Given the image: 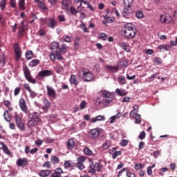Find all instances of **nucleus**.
Masks as SVG:
<instances>
[{
  "mask_svg": "<svg viewBox=\"0 0 177 177\" xmlns=\"http://www.w3.org/2000/svg\"><path fill=\"white\" fill-rule=\"evenodd\" d=\"M100 95L102 97L105 98H97L95 101L96 106H108L109 103L113 102V99H114V94L106 90L100 91Z\"/></svg>",
  "mask_w": 177,
  "mask_h": 177,
  "instance_id": "obj_1",
  "label": "nucleus"
},
{
  "mask_svg": "<svg viewBox=\"0 0 177 177\" xmlns=\"http://www.w3.org/2000/svg\"><path fill=\"white\" fill-rule=\"evenodd\" d=\"M123 27L124 29L122 30V32L124 35V38L127 39H132V38H135L137 32L135 25L131 23H127L124 24Z\"/></svg>",
  "mask_w": 177,
  "mask_h": 177,
  "instance_id": "obj_2",
  "label": "nucleus"
},
{
  "mask_svg": "<svg viewBox=\"0 0 177 177\" xmlns=\"http://www.w3.org/2000/svg\"><path fill=\"white\" fill-rule=\"evenodd\" d=\"M79 74L84 82H91L93 80V73L89 69L82 68Z\"/></svg>",
  "mask_w": 177,
  "mask_h": 177,
  "instance_id": "obj_3",
  "label": "nucleus"
},
{
  "mask_svg": "<svg viewBox=\"0 0 177 177\" xmlns=\"http://www.w3.org/2000/svg\"><path fill=\"white\" fill-rule=\"evenodd\" d=\"M89 168L90 169L88 170L89 174H95L96 171L98 172H100L102 170V168H103V166L100 165V162H93V161H90L89 163Z\"/></svg>",
  "mask_w": 177,
  "mask_h": 177,
  "instance_id": "obj_4",
  "label": "nucleus"
},
{
  "mask_svg": "<svg viewBox=\"0 0 177 177\" xmlns=\"http://www.w3.org/2000/svg\"><path fill=\"white\" fill-rule=\"evenodd\" d=\"M118 177H136V175L131 172L128 168L124 167L118 172Z\"/></svg>",
  "mask_w": 177,
  "mask_h": 177,
  "instance_id": "obj_5",
  "label": "nucleus"
},
{
  "mask_svg": "<svg viewBox=\"0 0 177 177\" xmlns=\"http://www.w3.org/2000/svg\"><path fill=\"white\" fill-rule=\"evenodd\" d=\"M100 136V130L99 128H95L91 129L88 132V137L91 140H94V139H97V137Z\"/></svg>",
  "mask_w": 177,
  "mask_h": 177,
  "instance_id": "obj_6",
  "label": "nucleus"
},
{
  "mask_svg": "<svg viewBox=\"0 0 177 177\" xmlns=\"http://www.w3.org/2000/svg\"><path fill=\"white\" fill-rule=\"evenodd\" d=\"M14 52L15 54V60L16 62H18V60H20V59L21 58L23 51L21 50V48H20V46H19V44L17 43H15L14 44Z\"/></svg>",
  "mask_w": 177,
  "mask_h": 177,
  "instance_id": "obj_7",
  "label": "nucleus"
},
{
  "mask_svg": "<svg viewBox=\"0 0 177 177\" xmlns=\"http://www.w3.org/2000/svg\"><path fill=\"white\" fill-rule=\"evenodd\" d=\"M15 122L19 128L22 132H24L26 131V125L23 122V120H21V118L19 116V115H15Z\"/></svg>",
  "mask_w": 177,
  "mask_h": 177,
  "instance_id": "obj_8",
  "label": "nucleus"
},
{
  "mask_svg": "<svg viewBox=\"0 0 177 177\" xmlns=\"http://www.w3.org/2000/svg\"><path fill=\"white\" fill-rule=\"evenodd\" d=\"M38 77L40 78H45V77H50V75H53V71L51 70H42L39 72L37 74Z\"/></svg>",
  "mask_w": 177,
  "mask_h": 177,
  "instance_id": "obj_9",
  "label": "nucleus"
},
{
  "mask_svg": "<svg viewBox=\"0 0 177 177\" xmlns=\"http://www.w3.org/2000/svg\"><path fill=\"white\" fill-rule=\"evenodd\" d=\"M19 106L24 113L26 114L28 113V109L27 108V104L26 103V100H24V98L19 99Z\"/></svg>",
  "mask_w": 177,
  "mask_h": 177,
  "instance_id": "obj_10",
  "label": "nucleus"
},
{
  "mask_svg": "<svg viewBox=\"0 0 177 177\" xmlns=\"http://www.w3.org/2000/svg\"><path fill=\"white\" fill-rule=\"evenodd\" d=\"M50 59L52 60V62H55L56 59L57 60H63V58L62 57V55H60L59 52L55 51V53H51L50 54Z\"/></svg>",
  "mask_w": 177,
  "mask_h": 177,
  "instance_id": "obj_11",
  "label": "nucleus"
},
{
  "mask_svg": "<svg viewBox=\"0 0 177 177\" xmlns=\"http://www.w3.org/2000/svg\"><path fill=\"white\" fill-rule=\"evenodd\" d=\"M47 89V95L49 96V97H52L53 99H56V91L53 88L46 86Z\"/></svg>",
  "mask_w": 177,
  "mask_h": 177,
  "instance_id": "obj_12",
  "label": "nucleus"
},
{
  "mask_svg": "<svg viewBox=\"0 0 177 177\" xmlns=\"http://www.w3.org/2000/svg\"><path fill=\"white\" fill-rule=\"evenodd\" d=\"M57 26V21L53 18H49L47 22V26L50 28H55Z\"/></svg>",
  "mask_w": 177,
  "mask_h": 177,
  "instance_id": "obj_13",
  "label": "nucleus"
},
{
  "mask_svg": "<svg viewBox=\"0 0 177 177\" xmlns=\"http://www.w3.org/2000/svg\"><path fill=\"white\" fill-rule=\"evenodd\" d=\"M28 117H29V118H30L37 122H39V121H41V116L37 112H33L32 113H30Z\"/></svg>",
  "mask_w": 177,
  "mask_h": 177,
  "instance_id": "obj_14",
  "label": "nucleus"
},
{
  "mask_svg": "<svg viewBox=\"0 0 177 177\" xmlns=\"http://www.w3.org/2000/svg\"><path fill=\"white\" fill-rule=\"evenodd\" d=\"M16 163L18 167L24 168V167L27 165V159H26V158H19L17 160Z\"/></svg>",
  "mask_w": 177,
  "mask_h": 177,
  "instance_id": "obj_15",
  "label": "nucleus"
},
{
  "mask_svg": "<svg viewBox=\"0 0 177 177\" xmlns=\"http://www.w3.org/2000/svg\"><path fill=\"white\" fill-rule=\"evenodd\" d=\"M130 117H133L135 118V123L136 124H140L142 120H140V115L138 113H134L133 111H131L130 113Z\"/></svg>",
  "mask_w": 177,
  "mask_h": 177,
  "instance_id": "obj_16",
  "label": "nucleus"
},
{
  "mask_svg": "<svg viewBox=\"0 0 177 177\" xmlns=\"http://www.w3.org/2000/svg\"><path fill=\"white\" fill-rule=\"evenodd\" d=\"M119 46L125 50V52H131V48L129 47V44L127 42L120 43Z\"/></svg>",
  "mask_w": 177,
  "mask_h": 177,
  "instance_id": "obj_17",
  "label": "nucleus"
},
{
  "mask_svg": "<svg viewBox=\"0 0 177 177\" xmlns=\"http://www.w3.org/2000/svg\"><path fill=\"white\" fill-rule=\"evenodd\" d=\"M2 46L0 44V64L3 67L5 64H6V62L5 61V55L2 53Z\"/></svg>",
  "mask_w": 177,
  "mask_h": 177,
  "instance_id": "obj_18",
  "label": "nucleus"
},
{
  "mask_svg": "<svg viewBox=\"0 0 177 177\" xmlns=\"http://www.w3.org/2000/svg\"><path fill=\"white\" fill-rule=\"evenodd\" d=\"M68 150H73L74 149V146H75V142L73 138L69 139L66 143Z\"/></svg>",
  "mask_w": 177,
  "mask_h": 177,
  "instance_id": "obj_19",
  "label": "nucleus"
},
{
  "mask_svg": "<svg viewBox=\"0 0 177 177\" xmlns=\"http://www.w3.org/2000/svg\"><path fill=\"white\" fill-rule=\"evenodd\" d=\"M62 174H63V169L62 168H57L54 171V174L51 175V177H60L62 176Z\"/></svg>",
  "mask_w": 177,
  "mask_h": 177,
  "instance_id": "obj_20",
  "label": "nucleus"
},
{
  "mask_svg": "<svg viewBox=\"0 0 177 177\" xmlns=\"http://www.w3.org/2000/svg\"><path fill=\"white\" fill-rule=\"evenodd\" d=\"M118 67L120 68H124L128 67V61L127 59H122L118 64Z\"/></svg>",
  "mask_w": 177,
  "mask_h": 177,
  "instance_id": "obj_21",
  "label": "nucleus"
},
{
  "mask_svg": "<svg viewBox=\"0 0 177 177\" xmlns=\"http://www.w3.org/2000/svg\"><path fill=\"white\" fill-rule=\"evenodd\" d=\"M122 16L124 17L125 19H129V16H131L129 8L124 7V11L122 12Z\"/></svg>",
  "mask_w": 177,
  "mask_h": 177,
  "instance_id": "obj_22",
  "label": "nucleus"
},
{
  "mask_svg": "<svg viewBox=\"0 0 177 177\" xmlns=\"http://www.w3.org/2000/svg\"><path fill=\"white\" fill-rule=\"evenodd\" d=\"M104 120H106V118L103 115H97L95 118H92L91 122H97V121H104Z\"/></svg>",
  "mask_w": 177,
  "mask_h": 177,
  "instance_id": "obj_23",
  "label": "nucleus"
},
{
  "mask_svg": "<svg viewBox=\"0 0 177 177\" xmlns=\"http://www.w3.org/2000/svg\"><path fill=\"white\" fill-rule=\"evenodd\" d=\"M54 70L57 74H62V73H64V69L62 65H56L54 66Z\"/></svg>",
  "mask_w": 177,
  "mask_h": 177,
  "instance_id": "obj_24",
  "label": "nucleus"
},
{
  "mask_svg": "<svg viewBox=\"0 0 177 177\" xmlns=\"http://www.w3.org/2000/svg\"><path fill=\"white\" fill-rule=\"evenodd\" d=\"M160 19L161 23H169V21H171L169 17L167 16L165 14L160 15Z\"/></svg>",
  "mask_w": 177,
  "mask_h": 177,
  "instance_id": "obj_25",
  "label": "nucleus"
},
{
  "mask_svg": "<svg viewBox=\"0 0 177 177\" xmlns=\"http://www.w3.org/2000/svg\"><path fill=\"white\" fill-rule=\"evenodd\" d=\"M1 145L2 146V150L4 151V153L7 154V156H10V154H12V152H10L9 148H8L6 145H5V143L3 142H1Z\"/></svg>",
  "mask_w": 177,
  "mask_h": 177,
  "instance_id": "obj_26",
  "label": "nucleus"
},
{
  "mask_svg": "<svg viewBox=\"0 0 177 177\" xmlns=\"http://www.w3.org/2000/svg\"><path fill=\"white\" fill-rule=\"evenodd\" d=\"M52 171L50 170H42L41 171V172L39 173V176L41 177H47L49 176V175H50V173Z\"/></svg>",
  "mask_w": 177,
  "mask_h": 177,
  "instance_id": "obj_27",
  "label": "nucleus"
},
{
  "mask_svg": "<svg viewBox=\"0 0 177 177\" xmlns=\"http://www.w3.org/2000/svg\"><path fill=\"white\" fill-rule=\"evenodd\" d=\"M106 68L111 71V73H117L118 71V66H113L111 65H106Z\"/></svg>",
  "mask_w": 177,
  "mask_h": 177,
  "instance_id": "obj_28",
  "label": "nucleus"
},
{
  "mask_svg": "<svg viewBox=\"0 0 177 177\" xmlns=\"http://www.w3.org/2000/svg\"><path fill=\"white\" fill-rule=\"evenodd\" d=\"M37 123H38V122L34 120L33 119L29 118L27 125H28V128H32V127H35V125H37Z\"/></svg>",
  "mask_w": 177,
  "mask_h": 177,
  "instance_id": "obj_29",
  "label": "nucleus"
},
{
  "mask_svg": "<svg viewBox=\"0 0 177 177\" xmlns=\"http://www.w3.org/2000/svg\"><path fill=\"white\" fill-rule=\"evenodd\" d=\"M118 80L119 84H121L122 85H125V84H127V80L125 79V76L124 75L118 76Z\"/></svg>",
  "mask_w": 177,
  "mask_h": 177,
  "instance_id": "obj_30",
  "label": "nucleus"
},
{
  "mask_svg": "<svg viewBox=\"0 0 177 177\" xmlns=\"http://www.w3.org/2000/svg\"><path fill=\"white\" fill-rule=\"evenodd\" d=\"M134 0H123L124 8H131Z\"/></svg>",
  "mask_w": 177,
  "mask_h": 177,
  "instance_id": "obj_31",
  "label": "nucleus"
},
{
  "mask_svg": "<svg viewBox=\"0 0 177 177\" xmlns=\"http://www.w3.org/2000/svg\"><path fill=\"white\" fill-rule=\"evenodd\" d=\"M70 82L73 85H78V80H77V77H75V75H72L71 76Z\"/></svg>",
  "mask_w": 177,
  "mask_h": 177,
  "instance_id": "obj_32",
  "label": "nucleus"
},
{
  "mask_svg": "<svg viewBox=\"0 0 177 177\" xmlns=\"http://www.w3.org/2000/svg\"><path fill=\"white\" fill-rule=\"evenodd\" d=\"M34 53L32 50H28L26 53V60H31V59L33 57Z\"/></svg>",
  "mask_w": 177,
  "mask_h": 177,
  "instance_id": "obj_33",
  "label": "nucleus"
},
{
  "mask_svg": "<svg viewBox=\"0 0 177 177\" xmlns=\"http://www.w3.org/2000/svg\"><path fill=\"white\" fill-rule=\"evenodd\" d=\"M50 161L52 162V164H59L60 162V159H59V158H57V156H53L50 158Z\"/></svg>",
  "mask_w": 177,
  "mask_h": 177,
  "instance_id": "obj_34",
  "label": "nucleus"
},
{
  "mask_svg": "<svg viewBox=\"0 0 177 177\" xmlns=\"http://www.w3.org/2000/svg\"><path fill=\"white\" fill-rule=\"evenodd\" d=\"M26 26H27V23L22 21L21 22V26L19 28V32H24V30H26Z\"/></svg>",
  "mask_w": 177,
  "mask_h": 177,
  "instance_id": "obj_35",
  "label": "nucleus"
},
{
  "mask_svg": "<svg viewBox=\"0 0 177 177\" xmlns=\"http://www.w3.org/2000/svg\"><path fill=\"white\" fill-rule=\"evenodd\" d=\"M39 64V59H33L30 62L29 66L30 67H36V66H38Z\"/></svg>",
  "mask_w": 177,
  "mask_h": 177,
  "instance_id": "obj_36",
  "label": "nucleus"
},
{
  "mask_svg": "<svg viewBox=\"0 0 177 177\" xmlns=\"http://www.w3.org/2000/svg\"><path fill=\"white\" fill-rule=\"evenodd\" d=\"M24 73L25 78H27L31 76V72L30 71V69L27 66L24 68Z\"/></svg>",
  "mask_w": 177,
  "mask_h": 177,
  "instance_id": "obj_37",
  "label": "nucleus"
},
{
  "mask_svg": "<svg viewBox=\"0 0 177 177\" xmlns=\"http://www.w3.org/2000/svg\"><path fill=\"white\" fill-rule=\"evenodd\" d=\"M110 146H111V140H106L103 145L102 148L104 150H107V149H110Z\"/></svg>",
  "mask_w": 177,
  "mask_h": 177,
  "instance_id": "obj_38",
  "label": "nucleus"
},
{
  "mask_svg": "<svg viewBox=\"0 0 177 177\" xmlns=\"http://www.w3.org/2000/svg\"><path fill=\"white\" fill-rule=\"evenodd\" d=\"M84 153L86 154V156H93V151H92L89 147H85L84 149Z\"/></svg>",
  "mask_w": 177,
  "mask_h": 177,
  "instance_id": "obj_39",
  "label": "nucleus"
},
{
  "mask_svg": "<svg viewBox=\"0 0 177 177\" xmlns=\"http://www.w3.org/2000/svg\"><path fill=\"white\" fill-rule=\"evenodd\" d=\"M153 63H154V64H158V66H160V64H161L162 63V59H161V58H160L158 57H156L153 59Z\"/></svg>",
  "mask_w": 177,
  "mask_h": 177,
  "instance_id": "obj_40",
  "label": "nucleus"
},
{
  "mask_svg": "<svg viewBox=\"0 0 177 177\" xmlns=\"http://www.w3.org/2000/svg\"><path fill=\"white\" fill-rule=\"evenodd\" d=\"M3 115H4V120H6L7 122H10V116L9 115V111H5Z\"/></svg>",
  "mask_w": 177,
  "mask_h": 177,
  "instance_id": "obj_41",
  "label": "nucleus"
},
{
  "mask_svg": "<svg viewBox=\"0 0 177 177\" xmlns=\"http://www.w3.org/2000/svg\"><path fill=\"white\" fill-rule=\"evenodd\" d=\"M160 74L159 73H156L153 75H151L149 77H148V82H153L156 78H157V75Z\"/></svg>",
  "mask_w": 177,
  "mask_h": 177,
  "instance_id": "obj_42",
  "label": "nucleus"
},
{
  "mask_svg": "<svg viewBox=\"0 0 177 177\" xmlns=\"http://www.w3.org/2000/svg\"><path fill=\"white\" fill-rule=\"evenodd\" d=\"M1 10L6 9V0H1L0 1Z\"/></svg>",
  "mask_w": 177,
  "mask_h": 177,
  "instance_id": "obj_43",
  "label": "nucleus"
},
{
  "mask_svg": "<svg viewBox=\"0 0 177 177\" xmlns=\"http://www.w3.org/2000/svg\"><path fill=\"white\" fill-rule=\"evenodd\" d=\"M122 153V152L121 151H115L112 155V158H113V160H115V158H117L118 156H121Z\"/></svg>",
  "mask_w": 177,
  "mask_h": 177,
  "instance_id": "obj_44",
  "label": "nucleus"
},
{
  "mask_svg": "<svg viewBox=\"0 0 177 177\" xmlns=\"http://www.w3.org/2000/svg\"><path fill=\"white\" fill-rule=\"evenodd\" d=\"M26 79L27 80V81H28V82H30L31 84H37V80L32 78L31 75L26 77Z\"/></svg>",
  "mask_w": 177,
  "mask_h": 177,
  "instance_id": "obj_45",
  "label": "nucleus"
},
{
  "mask_svg": "<svg viewBox=\"0 0 177 177\" xmlns=\"http://www.w3.org/2000/svg\"><path fill=\"white\" fill-rule=\"evenodd\" d=\"M86 160V158H85V156H80L77 158V162L81 164H82V162H85Z\"/></svg>",
  "mask_w": 177,
  "mask_h": 177,
  "instance_id": "obj_46",
  "label": "nucleus"
},
{
  "mask_svg": "<svg viewBox=\"0 0 177 177\" xmlns=\"http://www.w3.org/2000/svg\"><path fill=\"white\" fill-rule=\"evenodd\" d=\"M143 16L144 15L142 11H137L136 12V17H137V19H142Z\"/></svg>",
  "mask_w": 177,
  "mask_h": 177,
  "instance_id": "obj_47",
  "label": "nucleus"
},
{
  "mask_svg": "<svg viewBox=\"0 0 177 177\" xmlns=\"http://www.w3.org/2000/svg\"><path fill=\"white\" fill-rule=\"evenodd\" d=\"M76 167H77V168H78V169H80V171H82V169H84V168H85L84 163H80L78 162L76 163Z\"/></svg>",
  "mask_w": 177,
  "mask_h": 177,
  "instance_id": "obj_48",
  "label": "nucleus"
},
{
  "mask_svg": "<svg viewBox=\"0 0 177 177\" xmlns=\"http://www.w3.org/2000/svg\"><path fill=\"white\" fill-rule=\"evenodd\" d=\"M142 168H143V165H142L141 163H137L134 165V169H136V171L142 169Z\"/></svg>",
  "mask_w": 177,
  "mask_h": 177,
  "instance_id": "obj_49",
  "label": "nucleus"
},
{
  "mask_svg": "<svg viewBox=\"0 0 177 177\" xmlns=\"http://www.w3.org/2000/svg\"><path fill=\"white\" fill-rule=\"evenodd\" d=\"M80 27L84 32H89V29H88V28H86V26L85 25V24H82L80 25Z\"/></svg>",
  "mask_w": 177,
  "mask_h": 177,
  "instance_id": "obj_50",
  "label": "nucleus"
},
{
  "mask_svg": "<svg viewBox=\"0 0 177 177\" xmlns=\"http://www.w3.org/2000/svg\"><path fill=\"white\" fill-rule=\"evenodd\" d=\"M129 142V141L128 140H122L120 145V146H122V147H125V146L128 145Z\"/></svg>",
  "mask_w": 177,
  "mask_h": 177,
  "instance_id": "obj_51",
  "label": "nucleus"
},
{
  "mask_svg": "<svg viewBox=\"0 0 177 177\" xmlns=\"http://www.w3.org/2000/svg\"><path fill=\"white\" fill-rule=\"evenodd\" d=\"M138 138L140 140H143L146 138V132L142 131L138 136Z\"/></svg>",
  "mask_w": 177,
  "mask_h": 177,
  "instance_id": "obj_52",
  "label": "nucleus"
},
{
  "mask_svg": "<svg viewBox=\"0 0 177 177\" xmlns=\"http://www.w3.org/2000/svg\"><path fill=\"white\" fill-rule=\"evenodd\" d=\"M43 106H46V107H50V102H49V101H48V100L44 99L43 100Z\"/></svg>",
  "mask_w": 177,
  "mask_h": 177,
  "instance_id": "obj_53",
  "label": "nucleus"
},
{
  "mask_svg": "<svg viewBox=\"0 0 177 177\" xmlns=\"http://www.w3.org/2000/svg\"><path fill=\"white\" fill-rule=\"evenodd\" d=\"M80 109L82 110H84V109H85V107H86V101L83 100L80 104Z\"/></svg>",
  "mask_w": 177,
  "mask_h": 177,
  "instance_id": "obj_54",
  "label": "nucleus"
},
{
  "mask_svg": "<svg viewBox=\"0 0 177 177\" xmlns=\"http://www.w3.org/2000/svg\"><path fill=\"white\" fill-rule=\"evenodd\" d=\"M63 38L65 42H68V43L71 42V39L70 38V36L65 35H64Z\"/></svg>",
  "mask_w": 177,
  "mask_h": 177,
  "instance_id": "obj_55",
  "label": "nucleus"
},
{
  "mask_svg": "<svg viewBox=\"0 0 177 177\" xmlns=\"http://www.w3.org/2000/svg\"><path fill=\"white\" fill-rule=\"evenodd\" d=\"M59 50L61 51V52H66V50H67V45H66V44H62V46H61V48H59Z\"/></svg>",
  "mask_w": 177,
  "mask_h": 177,
  "instance_id": "obj_56",
  "label": "nucleus"
},
{
  "mask_svg": "<svg viewBox=\"0 0 177 177\" xmlns=\"http://www.w3.org/2000/svg\"><path fill=\"white\" fill-rule=\"evenodd\" d=\"M20 91H21V88L20 87L15 88L14 91V95L15 96H17L20 93Z\"/></svg>",
  "mask_w": 177,
  "mask_h": 177,
  "instance_id": "obj_57",
  "label": "nucleus"
},
{
  "mask_svg": "<svg viewBox=\"0 0 177 177\" xmlns=\"http://www.w3.org/2000/svg\"><path fill=\"white\" fill-rule=\"evenodd\" d=\"M158 49H159L160 52H165V44L158 46Z\"/></svg>",
  "mask_w": 177,
  "mask_h": 177,
  "instance_id": "obj_58",
  "label": "nucleus"
},
{
  "mask_svg": "<svg viewBox=\"0 0 177 177\" xmlns=\"http://www.w3.org/2000/svg\"><path fill=\"white\" fill-rule=\"evenodd\" d=\"M64 168L67 169V168H70V167H73V166L70 163V160H66L64 162Z\"/></svg>",
  "mask_w": 177,
  "mask_h": 177,
  "instance_id": "obj_59",
  "label": "nucleus"
},
{
  "mask_svg": "<svg viewBox=\"0 0 177 177\" xmlns=\"http://www.w3.org/2000/svg\"><path fill=\"white\" fill-rule=\"evenodd\" d=\"M58 19H59V21H61V22L66 21V17L63 15H59L58 16Z\"/></svg>",
  "mask_w": 177,
  "mask_h": 177,
  "instance_id": "obj_60",
  "label": "nucleus"
},
{
  "mask_svg": "<svg viewBox=\"0 0 177 177\" xmlns=\"http://www.w3.org/2000/svg\"><path fill=\"white\" fill-rule=\"evenodd\" d=\"M100 38L102 39V41H106L107 39V34L106 33H101Z\"/></svg>",
  "mask_w": 177,
  "mask_h": 177,
  "instance_id": "obj_61",
  "label": "nucleus"
},
{
  "mask_svg": "<svg viewBox=\"0 0 177 177\" xmlns=\"http://www.w3.org/2000/svg\"><path fill=\"white\" fill-rule=\"evenodd\" d=\"M30 96L32 97V99H34V97H36V96L38 95L35 91H32V90L29 91Z\"/></svg>",
  "mask_w": 177,
  "mask_h": 177,
  "instance_id": "obj_62",
  "label": "nucleus"
},
{
  "mask_svg": "<svg viewBox=\"0 0 177 177\" xmlns=\"http://www.w3.org/2000/svg\"><path fill=\"white\" fill-rule=\"evenodd\" d=\"M19 6L20 9H24V0H19Z\"/></svg>",
  "mask_w": 177,
  "mask_h": 177,
  "instance_id": "obj_63",
  "label": "nucleus"
},
{
  "mask_svg": "<svg viewBox=\"0 0 177 177\" xmlns=\"http://www.w3.org/2000/svg\"><path fill=\"white\" fill-rule=\"evenodd\" d=\"M62 6L64 8H68V0H62Z\"/></svg>",
  "mask_w": 177,
  "mask_h": 177,
  "instance_id": "obj_64",
  "label": "nucleus"
}]
</instances>
